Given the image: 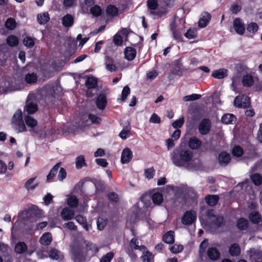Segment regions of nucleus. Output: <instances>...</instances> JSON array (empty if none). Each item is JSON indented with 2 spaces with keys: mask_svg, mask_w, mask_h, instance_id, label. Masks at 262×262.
<instances>
[{
  "mask_svg": "<svg viewBox=\"0 0 262 262\" xmlns=\"http://www.w3.org/2000/svg\"><path fill=\"white\" fill-rule=\"evenodd\" d=\"M91 251L93 254L97 253L99 248L96 245L86 243L82 237L78 236L73 239L70 246V253L73 260L75 262H85L86 260V252L85 250Z\"/></svg>",
  "mask_w": 262,
  "mask_h": 262,
  "instance_id": "f257e3e1",
  "label": "nucleus"
},
{
  "mask_svg": "<svg viewBox=\"0 0 262 262\" xmlns=\"http://www.w3.org/2000/svg\"><path fill=\"white\" fill-rule=\"evenodd\" d=\"M170 157L171 161L175 166L179 167H184L189 170L194 169L191 164L193 154L189 149L178 147L173 150Z\"/></svg>",
  "mask_w": 262,
  "mask_h": 262,
  "instance_id": "f03ea898",
  "label": "nucleus"
},
{
  "mask_svg": "<svg viewBox=\"0 0 262 262\" xmlns=\"http://www.w3.org/2000/svg\"><path fill=\"white\" fill-rule=\"evenodd\" d=\"M40 215V210L36 205L32 206L28 210L21 211L18 213V219L12 227L11 229H14V226L17 224L31 227L34 223H36Z\"/></svg>",
  "mask_w": 262,
  "mask_h": 262,
  "instance_id": "7ed1b4c3",
  "label": "nucleus"
},
{
  "mask_svg": "<svg viewBox=\"0 0 262 262\" xmlns=\"http://www.w3.org/2000/svg\"><path fill=\"white\" fill-rule=\"evenodd\" d=\"M149 197L148 196H141L140 202L134 205L133 208L132 215L130 220L133 222H137L140 218L146 215L147 208L150 205Z\"/></svg>",
  "mask_w": 262,
  "mask_h": 262,
  "instance_id": "20e7f679",
  "label": "nucleus"
},
{
  "mask_svg": "<svg viewBox=\"0 0 262 262\" xmlns=\"http://www.w3.org/2000/svg\"><path fill=\"white\" fill-rule=\"evenodd\" d=\"M211 128V122L209 118H204L199 123L198 130L202 135H206L209 133Z\"/></svg>",
  "mask_w": 262,
  "mask_h": 262,
  "instance_id": "39448f33",
  "label": "nucleus"
},
{
  "mask_svg": "<svg viewBox=\"0 0 262 262\" xmlns=\"http://www.w3.org/2000/svg\"><path fill=\"white\" fill-rule=\"evenodd\" d=\"M196 212L193 210L186 211L182 217L181 222L184 225H191L196 220Z\"/></svg>",
  "mask_w": 262,
  "mask_h": 262,
  "instance_id": "423d86ee",
  "label": "nucleus"
},
{
  "mask_svg": "<svg viewBox=\"0 0 262 262\" xmlns=\"http://www.w3.org/2000/svg\"><path fill=\"white\" fill-rule=\"evenodd\" d=\"M233 27L235 32L240 35H242L245 32V25L243 20L239 17H236L233 21Z\"/></svg>",
  "mask_w": 262,
  "mask_h": 262,
  "instance_id": "0eeeda50",
  "label": "nucleus"
},
{
  "mask_svg": "<svg viewBox=\"0 0 262 262\" xmlns=\"http://www.w3.org/2000/svg\"><path fill=\"white\" fill-rule=\"evenodd\" d=\"M133 158V152L130 148H125L122 151L121 162L122 164L128 163Z\"/></svg>",
  "mask_w": 262,
  "mask_h": 262,
  "instance_id": "6e6552de",
  "label": "nucleus"
},
{
  "mask_svg": "<svg viewBox=\"0 0 262 262\" xmlns=\"http://www.w3.org/2000/svg\"><path fill=\"white\" fill-rule=\"evenodd\" d=\"M218 161L221 166H226L231 161L230 155L226 151H222L219 155Z\"/></svg>",
  "mask_w": 262,
  "mask_h": 262,
  "instance_id": "1a4fd4ad",
  "label": "nucleus"
},
{
  "mask_svg": "<svg viewBox=\"0 0 262 262\" xmlns=\"http://www.w3.org/2000/svg\"><path fill=\"white\" fill-rule=\"evenodd\" d=\"M96 105L100 110H104L107 105V99L106 96L103 94H100L96 100Z\"/></svg>",
  "mask_w": 262,
  "mask_h": 262,
  "instance_id": "9d476101",
  "label": "nucleus"
},
{
  "mask_svg": "<svg viewBox=\"0 0 262 262\" xmlns=\"http://www.w3.org/2000/svg\"><path fill=\"white\" fill-rule=\"evenodd\" d=\"M124 57L128 61L133 60L137 54L135 49L131 47H126L124 51Z\"/></svg>",
  "mask_w": 262,
  "mask_h": 262,
  "instance_id": "9b49d317",
  "label": "nucleus"
},
{
  "mask_svg": "<svg viewBox=\"0 0 262 262\" xmlns=\"http://www.w3.org/2000/svg\"><path fill=\"white\" fill-rule=\"evenodd\" d=\"M37 104L33 102H30L27 99L26 104L24 108V112H27L28 114H33L38 111Z\"/></svg>",
  "mask_w": 262,
  "mask_h": 262,
  "instance_id": "f8f14e48",
  "label": "nucleus"
},
{
  "mask_svg": "<svg viewBox=\"0 0 262 262\" xmlns=\"http://www.w3.org/2000/svg\"><path fill=\"white\" fill-rule=\"evenodd\" d=\"M202 144V141L195 136L191 137L188 142L189 147L192 150L200 148Z\"/></svg>",
  "mask_w": 262,
  "mask_h": 262,
  "instance_id": "ddd939ff",
  "label": "nucleus"
},
{
  "mask_svg": "<svg viewBox=\"0 0 262 262\" xmlns=\"http://www.w3.org/2000/svg\"><path fill=\"white\" fill-rule=\"evenodd\" d=\"M211 19V15L208 12H205L201 15V17L198 23L199 27L204 28L207 26Z\"/></svg>",
  "mask_w": 262,
  "mask_h": 262,
  "instance_id": "4468645a",
  "label": "nucleus"
},
{
  "mask_svg": "<svg viewBox=\"0 0 262 262\" xmlns=\"http://www.w3.org/2000/svg\"><path fill=\"white\" fill-rule=\"evenodd\" d=\"M207 254L209 259L212 260H216L220 257V252L215 247H210L208 248Z\"/></svg>",
  "mask_w": 262,
  "mask_h": 262,
  "instance_id": "2eb2a0df",
  "label": "nucleus"
},
{
  "mask_svg": "<svg viewBox=\"0 0 262 262\" xmlns=\"http://www.w3.org/2000/svg\"><path fill=\"white\" fill-rule=\"evenodd\" d=\"M170 30L172 33L173 38L178 41H182L183 39L182 32L180 29H177L174 23L170 25Z\"/></svg>",
  "mask_w": 262,
  "mask_h": 262,
  "instance_id": "dca6fc26",
  "label": "nucleus"
},
{
  "mask_svg": "<svg viewBox=\"0 0 262 262\" xmlns=\"http://www.w3.org/2000/svg\"><path fill=\"white\" fill-rule=\"evenodd\" d=\"M129 248L132 249L139 250L142 252H145L146 247L143 245L139 246L138 239L136 238H133L129 243Z\"/></svg>",
  "mask_w": 262,
  "mask_h": 262,
  "instance_id": "f3484780",
  "label": "nucleus"
},
{
  "mask_svg": "<svg viewBox=\"0 0 262 262\" xmlns=\"http://www.w3.org/2000/svg\"><path fill=\"white\" fill-rule=\"evenodd\" d=\"M201 212L202 214H205L207 219L211 222L213 219L216 215V211L213 209H206L202 207L201 208Z\"/></svg>",
  "mask_w": 262,
  "mask_h": 262,
  "instance_id": "a211bd4d",
  "label": "nucleus"
},
{
  "mask_svg": "<svg viewBox=\"0 0 262 262\" xmlns=\"http://www.w3.org/2000/svg\"><path fill=\"white\" fill-rule=\"evenodd\" d=\"M242 84L245 87L250 88L254 83L253 76L249 74L244 75L242 77Z\"/></svg>",
  "mask_w": 262,
  "mask_h": 262,
  "instance_id": "6ab92c4d",
  "label": "nucleus"
},
{
  "mask_svg": "<svg viewBox=\"0 0 262 262\" xmlns=\"http://www.w3.org/2000/svg\"><path fill=\"white\" fill-rule=\"evenodd\" d=\"M97 79L93 76H89L88 77L85 81V86L88 88L87 93H89L90 90L95 89L97 86Z\"/></svg>",
  "mask_w": 262,
  "mask_h": 262,
  "instance_id": "aec40b11",
  "label": "nucleus"
},
{
  "mask_svg": "<svg viewBox=\"0 0 262 262\" xmlns=\"http://www.w3.org/2000/svg\"><path fill=\"white\" fill-rule=\"evenodd\" d=\"M249 220L254 224H258L261 222V216L257 211L251 212L248 216Z\"/></svg>",
  "mask_w": 262,
  "mask_h": 262,
  "instance_id": "412c9836",
  "label": "nucleus"
},
{
  "mask_svg": "<svg viewBox=\"0 0 262 262\" xmlns=\"http://www.w3.org/2000/svg\"><path fill=\"white\" fill-rule=\"evenodd\" d=\"M74 216V210L68 207L64 208L61 212V216L64 220H71Z\"/></svg>",
  "mask_w": 262,
  "mask_h": 262,
  "instance_id": "4be33fe9",
  "label": "nucleus"
},
{
  "mask_svg": "<svg viewBox=\"0 0 262 262\" xmlns=\"http://www.w3.org/2000/svg\"><path fill=\"white\" fill-rule=\"evenodd\" d=\"M61 21L64 27L69 28L73 25L74 18L72 15L67 14L62 18Z\"/></svg>",
  "mask_w": 262,
  "mask_h": 262,
  "instance_id": "5701e85b",
  "label": "nucleus"
},
{
  "mask_svg": "<svg viewBox=\"0 0 262 262\" xmlns=\"http://www.w3.org/2000/svg\"><path fill=\"white\" fill-rule=\"evenodd\" d=\"M211 76L216 79H223L227 76V70L220 69L212 72Z\"/></svg>",
  "mask_w": 262,
  "mask_h": 262,
  "instance_id": "b1692460",
  "label": "nucleus"
},
{
  "mask_svg": "<svg viewBox=\"0 0 262 262\" xmlns=\"http://www.w3.org/2000/svg\"><path fill=\"white\" fill-rule=\"evenodd\" d=\"M61 163H57L50 170L49 174L47 176V182H49L52 181L57 173L58 170L60 166Z\"/></svg>",
  "mask_w": 262,
  "mask_h": 262,
  "instance_id": "393cba45",
  "label": "nucleus"
},
{
  "mask_svg": "<svg viewBox=\"0 0 262 262\" xmlns=\"http://www.w3.org/2000/svg\"><path fill=\"white\" fill-rule=\"evenodd\" d=\"M236 117L232 114H224L221 119V121L225 124H233L236 121Z\"/></svg>",
  "mask_w": 262,
  "mask_h": 262,
  "instance_id": "a878e982",
  "label": "nucleus"
},
{
  "mask_svg": "<svg viewBox=\"0 0 262 262\" xmlns=\"http://www.w3.org/2000/svg\"><path fill=\"white\" fill-rule=\"evenodd\" d=\"M28 247L27 245L22 242L17 243L15 246V252L17 254H24L27 252Z\"/></svg>",
  "mask_w": 262,
  "mask_h": 262,
  "instance_id": "bb28decb",
  "label": "nucleus"
},
{
  "mask_svg": "<svg viewBox=\"0 0 262 262\" xmlns=\"http://www.w3.org/2000/svg\"><path fill=\"white\" fill-rule=\"evenodd\" d=\"M219 200V197L217 195H208L205 197L206 203L210 206L216 205Z\"/></svg>",
  "mask_w": 262,
  "mask_h": 262,
  "instance_id": "cd10ccee",
  "label": "nucleus"
},
{
  "mask_svg": "<svg viewBox=\"0 0 262 262\" xmlns=\"http://www.w3.org/2000/svg\"><path fill=\"white\" fill-rule=\"evenodd\" d=\"M163 241L167 244H172L174 241V233L172 230H169L163 237Z\"/></svg>",
  "mask_w": 262,
  "mask_h": 262,
  "instance_id": "c85d7f7f",
  "label": "nucleus"
},
{
  "mask_svg": "<svg viewBox=\"0 0 262 262\" xmlns=\"http://www.w3.org/2000/svg\"><path fill=\"white\" fill-rule=\"evenodd\" d=\"M37 19L40 25L46 24L50 20L49 14L48 12L38 14L37 16Z\"/></svg>",
  "mask_w": 262,
  "mask_h": 262,
  "instance_id": "c756f323",
  "label": "nucleus"
},
{
  "mask_svg": "<svg viewBox=\"0 0 262 262\" xmlns=\"http://www.w3.org/2000/svg\"><path fill=\"white\" fill-rule=\"evenodd\" d=\"M211 223L217 227H221L224 226L226 223L224 216L217 215H215Z\"/></svg>",
  "mask_w": 262,
  "mask_h": 262,
  "instance_id": "7c9ffc66",
  "label": "nucleus"
},
{
  "mask_svg": "<svg viewBox=\"0 0 262 262\" xmlns=\"http://www.w3.org/2000/svg\"><path fill=\"white\" fill-rule=\"evenodd\" d=\"M52 239L51 234L49 232H47L41 236L39 242L41 245L47 246L50 244Z\"/></svg>",
  "mask_w": 262,
  "mask_h": 262,
  "instance_id": "2f4dec72",
  "label": "nucleus"
},
{
  "mask_svg": "<svg viewBox=\"0 0 262 262\" xmlns=\"http://www.w3.org/2000/svg\"><path fill=\"white\" fill-rule=\"evenodd\" d=\"M229 252L232 256H236L239 255L241 253V248L239 245L236 243L232 244L229 247Z\"/></svg>",
  "mask_w": 262,
  "mask_h": 262,
  "instance_id": "473e14b6",
  "label": "nucleus"
},
{
  "mask_svg": "<svg viewBox=\"0 0 262 262\" xmlns=\"http://www.w3.org/2000/svg\"><path fill=\"white\" fill-rule=\"evenodd\" d=\"M151 199L155 204L160 205L163 201V195L159 192L153 193L151 195Z\"/></svg>",
  "mask_w": 262,
  "mask_h": 262,
  "instance_id": "72a5a7b5",
  "label": "nucleus"
},
{
  "mask_svg": "<svg viewBox=\"0 0 262 262\" xmlns=\"http://www.w3.org/2000/svg\"><path fill=\"white\" fill-rule=\"evenodd\" d=\"M249 221L244 217H241L237 220L236 226L238 229H247Z\"/></svg>",
  "mask_w": 262,
  "mask_h": 262,
  "instance_id": "f704fd0d",
  "label": "nucleus"
},
{
  "mask_svg": "<svg viewBox=\"0 0 262 262\" xmlns=\"http://www.w3.org/2000/svg\"><path fill=\"white\" fill-rule=\"evenodd\" d=\"M143 255H142L141 258L142 259V262H152L154 260V256L153 254L150 252L149 251L145 250V251L142 252Z\"/></svg>",
  "mask_w": 262,
  "mask_h": 262,
  "instance_id": "c9c22d12",
  "label": "nucleus"
},
{
  "mask_svg": "<svg viewBox=\"0 0 262 262\" xmlns=\"http://www.w3.org/2000/svg\"><path fill=\"white\" fill-rule=\"evenodd\" d=\"M25 81L27 83H34L37 81V76L35 73H28L25 77Z\"/></svg>",
  "mask_w": 262,
  "mask_h": 262,
  "instance_id": "e433bc0d",
  "label": "nucleus"
},
{
  "mask_svg": "<svg viewBox=\"0 0 262 262\" xmlns=\"http://www.w3.org/2000/svg\"><path fill=\"white\" fill-rule=\"evenodd\" d=\"M19 39L18 37L14 35L9 36L7 38V43L10 47H15L18 45Z\"/></svg>",
  "mask_w": 262,
  "mask_h": 262,
  "instance_id": "4c0bfd02",
  "label": "nucleus"
},
{
  "mask_svg": "<svg viewBox=\"0 0 262 262\" xmlns=\"http://www.w3.org/2000/svg\"><path fill=\"white\" fill-rule=\"evenodd\" d=\"M76 167L77 169H81L83 166L86 165L85 158L83 155H80L76 158L75 161Z\"/></svg>",
  "mask_w": 262,
  "mask_h": 262,
  "instance_id": "58836bf2",
  "label": "nucleus"
},
{
  "mask_svg": "<svg viewBox=\"0 0 262 262\" xmlns=\"http://www.w3.org/2000/svg\"><path fill=\"white\" fill-rule=\"evenodd\" d=\"M6 28L10 30H14L16 27V23L14 18H8L5 23Z\"/></svg>",
  "mask_w": 262,
  "mask_h": 262,
  "instance_id": "ea45409f",
  "label": "nucleus"
},
{
  "mask_svg": "<svg viewBox=\"0 0 262 262\" xmlns=\"http://www.w3.org/2000/svg\"><path fill=\"white\" fill-rule=\"evenodd\" d=\"M79 203V200L75 195H71L67 200V204L71 208H76Z\"/></svg>",
  "mask_w": 262,
  "mask_h": 262,
  "instance_id": "a19ab883",
  "label": "nucleus"
},
{
  "mask_svg": "<svg viewBox=\"0 0 262 262\" xmlns=\"http://www.w3.org/2000/svg\"><path fill=\"white\" fill-rule=\"evenodd\" d=\"M253 183L256 186H259L262 184V176L258 173H254L250 176Z\"/></svg>",
  "mask_w": 262,
  "mask_h": 262,
  "instance_id": "79ce46f5",
  "label": "nucleus"
},
{
  "mask_svg": "<svg viewBox=\"0 0 262 262\" xmlns=\"http://www.w3.org/2000/svg\"><path fill=\"white\" fill-rule=\"evenodd\" d=\"M258 26L256 23L251 22L247 25L246 29L248 32L255 34L258 30Z\"/></svg>",
  "mask_w": 262,
  "mask_h": 262,
  "instance_id": "37998d69",
  "label": "nucleus"
},
{
  "mask_svg": "<svg viewBox=\"0 0 262 262\" xmlns=\"http://www.w3.org/2000/svg\"><path fill=\"white\" fill-rule=\"evenodd\" d=\"M146 5L148 10L150 11H155L158 7V0H147Z\"/></svg>",
  "mask_w": 262,
  "mask_h": 262,
  "instance_id": "c03bdc74",
  "label": "nucleus"
},
{
  "mask_svg": "<svg viewBox=\"0 0 262 262\" xmlns=\"http://www.w3.org/2000/svg\"><path fill=\"white\" fill-rule=\"evenodd\" d=\"M94 185L96 188V193H99L103 192L105 189V187L104 183L101 181L96 180L94 182Z\"/></svg>",
  "mask_w": 262,
  "mask_h": 262,
  "instance_id": "a18cd8bd",
  "label": "nucleus"
},
{
  "mask_svg": "<svg viewBox=\"0 0 262 262\" xmlns=\"http://www.w3.org/2000/svg\"><path fill=\"white\" fill-rule=\"evenodd\" d=\"M35 38H33L31 36H27L23 39L24 45L29 48H32L35 45Z\"/></svg>",
  "mask_w": 262,
  "mask_h": 262,
  "instance_id": "49530a36",
  "label": "nucleus"
},
{
  "mask_svg": "<svg viewBox=\"0 0 262 262\" xmlns=\"http://www.w3.org/2000/svg\"><path fill=\"white\" fill-rule=\"evenodd\" d=\"M244 154L243 149L239 145H235L232 149V154L236 157H241Z\"/></svg>",
  "mask_w": 262,
  "mask_h": 262,
  "instance_id": "de8ad7c7",
  "label": "nucleus"
},
{
  "mask_svg": "<svg viewBox=\"0 0 262 262\" xmlns=\"http://www.w3.org/2000/svg\"><path fill=\"white\" fill-rule=\"evenodd\" d=\"M106 12L110 16H115L118 13V9L116 6L110 5L107 6Z\"/></svg>",
  "mask_w": 262,
  "mask_h": 262,
  "instance_id": "09e8293b",
  "label": "nucleus"
},
{
  "mask_svg": "<svg viewBox=\"0 0 262 262\" xmlns=\"http://www.w3.org/2000/svg\"><path fill=\"white\" fill-rule=\"evenodd\" d=\"M25 121L26 124L31 127H34L37 124V120L29 115L25 117Z\"/></svg>",
  "mask_w": 262,
  "mask_h": 262,
  "instance_id": "8fccbe9b",
  "label": "nucleus"
},
{
  "mask_svg": "<svg viewBox=\"0 0 262 262\" xmlns=\"http://www.w3.org/2000/svg\"><path fill=\"white\" fill-rule=\"evenodd\" d=\"M107 224V220L105 217H99L97 221V229H103Z\"/></svg>",
  "mask_w": 262,
  "mask_h": 262,
  "instance_id": "3c124183",
  "label": "nucleus"
},
{
  "mask_svg": "<svg viewBox=\"0 0 262 262\" xmlns=\"http://www.w3.org/2000/svg\"><path fill=\"white\" fill-rule=\"evenodd\" d=\"M168 11L165 7H162L156 11H150V14L153 15L157 16L158 17H161L167 13Z\"/></svg>",
  "mask_w": 262,
  "mask_h": 262,
  "instance_id": "603ef678",
  "label": "nucleus"
},
{
  "mask_svg": "<svg viewBox=\"0 0 262 262\" xmlns=\"http://www.w3.org/2000/svg\"><path fill=\"white\" fill-rule=\"evenodd\" d=\"M130 127L126 126L124 127L122 130L119 133V137L123 140L126 139L130 135Z\"/></svg>",
  "mask_w": 262,
  "mask_h": 262,
  "instance_id": "864d4df0",
  "label": "nucleus"
},
{
  "mask_svg": "<svg viewBox=\"0 0 262 262\" xmlns=\"http://www.w3.org/2000/svg\"><path fill=\"white\" fill-rule=\"evenodd\" d=\"M91 13L95 17H98L101 15L102 9L98 5H94L90 9Z\"/></svg>",
  "mask_w": 262,
  "mask_h": 262,
  "instance_id": "5fc2aeb1",
  "label": "nucleus"
},
{
  "mask_svg": "<svg viewBox=\"0 0 262 262\" xmlns=\"http://www.w3.org/2000/svg\"><path fill=\"white\" fill-rule=\"evenodd\" d=\"M14 124L15 125V129L17 130L18 133L26 131L27 128L23 120L16 122Z\"/></svg>",
  "mask_w": 262,
  "mask_h": 262,
  "instance_id": "6e6d98bb",
  "label": "nucleus"
},
{
  "mask_svg": "<svg viewBox=\"0 0 262 262\" xmlns=\"http://www.w3.org/2000/svg\"><path fill=\"white\" fill-rule=\"evenodd\" d=\"M197 31L194 28H190L184 34L185 37L188 39H192L196 37Z\"/></svg>",
  "mask_w": 262,
  "mask_h": 262,
  "instance_id": "4d7b16f0",
  "label": "nucleus"
},
{
  "mask_svg": "<svg viewBox=\"0 0 262 262\" xmlns=\"http://www.w3.org/2000/svg\"><path fill=\"white\" fill-rule=\"evenodd\" d=\"M36 179V177L32 178L27 181V182L25 184V187L28 190H33L34 189L36 186H37V184L31 186V184Z\"/></svg>",
  "mask_w": 262,
  "mask_h": 262,
  "instance_id": "13d9d810",
  "label": "nucleus"
},
{
  "mask_svg": "<svg viewBox=\"0 0 262 262\" xmlns=\"http://www.w3.org/2000/svg\"><path fill=\"white\" fill-rule=\"evenodd\" d=\"M22 120H23L22 117V112L20 109L17 110L13 116L12 122L14 123Z\"/></svg>",
  "mask_w": 262,
  "mask_h": 262,
  "instance_id": "bf43d9fd",
  "label": "nucleus"
},
{
  "mask_svg": "<svg viewBox=\"0 0 262 262\" xmlns=\"http://www.w3.org/2000/svg\"><path fill=\"white\" fill-rule=\"evenodd\" d=\"M201 95L192 94L190 95H187L183 97V100L185 101H191L198 100L201 97Z\"/></svg>",
  "mask_w": 262,
  "mask_h": 262,
  "instance_id": "052dcab7",
  "label": "nucleus"
},
{
  "mask_svg": "<svg viewBox=\"0 0 262 262\" xmlns=\"http://www.w3.org/2000/svg\"><path fill=\"white\" fill-rule=\"evenodd\" d=\"M243 97L241 96H236L234 100V105L238 108H245L246 105L242 104Z\"/></svg>",
  "mask_w": 262,
  "mask_h": 262,
  "instance_id": "680f3d73",
  "label": "nucleus"
},
{
  "mask_svg": "<svg viewBox=\"0 0 262 262\" xmlns=\"http://www.w3.org/2000/svg\"><path fill=\"white\" fill-rule=\"evenodd\" d=\"M59 254L60 252L56 249H52L49 252L50 257L55 260L59 259Z\"/></svg>",
  "mask_w": 262,
  "mask_h": 262,
  "instance_id": "e2e57ef3",
  "label": "nucleus"
},
{
  "mask_svg": "<svg viewBox=\"0 0 262 262\" xmlns=\"http://www.w3.org/2000/svg\"><path fill=\"white\" fill-rule=\"evenodd\" d=\"M130 92V90L129 88L127 85L125 86L121 92V100L123 101L126 100Z\"/></svg>",
  "mask_w": 262,
  "mask_h": 262,
  "instance_id": "0e129e2a",
  "label": "nucleus"
},
{
  "mask_svg": "<svg viewBox=\"0 0 262 262\" xmlns=\"http://www.w3.org/2000/svg\"><path fill=\"white\" fill-rule=\"evenodd\" d=\"M114 257V253L110 252L103 256L100 259V262H111Z\"/></svg>",
  "mask_w": 262,
  "mask_h": 262,
  "instance_id": "69168bd1",
  "label": "nucleus"
},
{
  "mask_svg": "<svg viewBox=\"0 0 262 262\" xmlns=\"http://www.w3.org/2000/svg\"><path fill=\"white\" fill-rule=\"evenodd\" d=\"M242 10V6L237 4L231 5L230 10L232 14H236Z\"/></svg>",
  "mask_w": 262,
  "mask_h": 262,
  "instance_id": "338daca9",
  "label": "nucleus"
},
{
  "mask_svg": "<svg viewBox=\"0 0 262 262\" xmlns=\"http://www.w3.org/2000/svg\"><path fill=\"white\" fill-rule=\"evenodd\" d=\"M155 170L154 167L149 168L145 170L144 173L145 177L148 179H151L154 177Z\"/></svg>",
  "mask_w": 262,
  "mask_h": 262,
  "instance_id": "774afa93",
  "label": "nucleus"
}]
</instances>
